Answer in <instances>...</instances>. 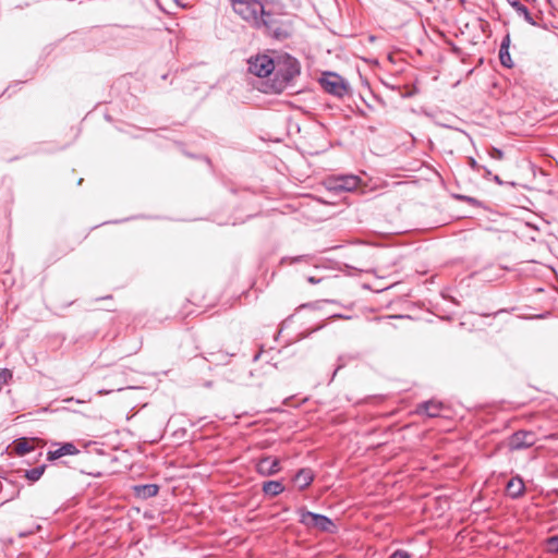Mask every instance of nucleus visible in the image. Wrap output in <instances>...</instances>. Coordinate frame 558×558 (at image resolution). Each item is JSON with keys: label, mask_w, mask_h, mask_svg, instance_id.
Instances as JSON below:
<instances>
[{"label": "nucleus", "mask_w": 558, "mask_h": 558, "mask_svg": "<svg viewBox=\"0 0 558 558\" xmlns=\"http://www.w3.org/2000/svg\"><path fill=\"white\" fill-rule=\"evenodd\" d=\"M301 73V65L294 57L282 53L275 58V65L271 80V89L280 94L292 85L294 78Z\"/></svg>", "instance_id": "nucleus-1"}, {"label": "nucleus", "mask_w": 558, "mask_h": 558, "mask_svg": "<svg viewBox=\"0 0 558 558\" xmlns=\"http://www.w3.org/2000/svg\"><path fill=\"white\" fill-rule=\"evenodd\" d=\"M258 15L260 19L257 23H251L252 26L264 28L269 36L276 39H284L289 36V32L282 23L279 14H274L270 11H267L266 5H264V12L258 13Z\"/></svg>", "instance_id": "nucleus-2"}, {"label": "nucleus", "mask_w": 558, "mask_h": 558, "mask_svg": "<svg viewBox=\"0 0 558 558\" xmlns=\"http://www.w3.org/2000/svg\"><path fill=\"white\" fill-rule=\"evenodd\" d=\"M299 514V522L307 529H314L319 532L336 533L337 526L333 521L319 513H315L301 507L296 510Z\"/></svg>", "instance_id": "nucleus-3"}, {"label": "nucleus", "mask_w": 558, "mask_h": 558, "mask_svg": "<svg viewBox=\"0 0 558 558\" xmlns=\"http://www.w3.org/2000/svg\"><path fill=\"white\" fill-rule=\"evenodd\" d=\"M537 441V437L532 430L520 429L511 434L506 441L510 451H519L531 448Z\"/></svg>", "instance_id": "nucleus-4"}, {"label": "nucleus", "mask_w": 558, "mask_h": 558, "mask_svg": "<svg viewBox=\"0 0 558 558\" xmlns=\"http://www.w3.org/2000/svg\"><path fill=\"white\" fill-rule=\"evenodd\" d=\"M361 179L357 175H338L326 180V187L335 193L352 192L359 187Z\"/></svg>", "instance_id": "nucleus-5"}, {"label": "nucleus", "mask_w": 558, "mask_h": 558, "mask_svg": "<svg viewBox=\"0 0 558 558\" xmlns=\"http://www.w3.org/2000/svg\"><path fill=\"white\" fill-rule=\"evenodd\" d=\"M319 83L327 93L339 98L343 97L348 93V86L344 80L336 73H325L319 80Z\"/></svg>", "instance_id": "nucleus-6"}, {"label": "nucleus", "mask_w": 558, "mask_h": 558, "mask_svg": "<svg viewBox=\"0 0 558 558\" xmlns=\"http://www.w3.org/2000/svg\"><path fill=\"white\" fill-rule=\"evenodd\" d=\"M275 59L262 54L250 60L248 70L252 74L258 77H266L274 72Z\"/></svg>", "instance_id": "nucleus-7"}, {"label": "nucleus", "mask_w": 558, "mask_h": 558, "mask_svg": "<svg viewBox=\"0 0 558 558\" xmlns=\"http://www.w3.org/2000/svg\"><path fill=\"white\" fill-rule=\"evenodd\" d=\"M256 472L262 476H272L280 472V460L271 456L260 457L255 464Z\"/></svg>", "instance_id": "nucleus-8"}, {"label": "nucleus", "mask_w": 558, "mask_h": 558, "mask_svg": "<svg viewBox=\"0 0 558 558\" xmlns=\"http://www.w3.org/2000/svg\"><path fill=\"white\" fill-rule=\"evenodd\" d=\"M244 8L247 7V10L252 12L251 16L247 15H240L244 21L247 23H257V21L260 19L258 13L264 12V5L265 3L263 0H243Z\"/></svg>", "instance_id": "nucleus-9"}, {"label": "nucleus", "mask_w": 558, "mask_h": 558, "mask_svg": "<svg viewBox=\"0 0 558 558\" xmlns=\"http://www.w3.org/2000/svg\"><path fill=\"white\" fill-rule=\"evenodd\" d=\"M525 492V484L520 476H513L506 485V493L512 499H518L523 496Z\"/></svg>", "instance_id": "nucleus-10"}, {"label": "nucleus", "mask_w": 558, "mask_h": 558, "mask_svg": "<svg viewBox=\"0 0 558 558\" xmlns=\"http://www.w3.org/2000/svg\"><path fill=\"white\" fill-rule=\"evenodd\" d=\"M444 405L441 402L429 400L417 405V414H425L428 417H437L440 415Z\"/></svg>", "instance_id": "nucleus-11"}, {"label": "nucleus", "mask_w": 558, "mask_h": 558, "mask_svg": "<svg viewBox=\"0 0 558 558\" xmlns=\"http://www.w3.org/2000/svg\"><path fill=\"white\" fill-rule=\"evenodd\" d=\"M314 481V472L310 468H303L293 477L294 484L300 490L307 488Z\"/></svg>", "instance_id": "nucleus-12"}, {"label": "nucleus", "mask_w": 558, "mask_h": 558, "mask_svg": "<svg viewBox=\"0 0 558 558\" xmlns=\"http://www.w3.org/2000/svg\"><path fill=\"white\" fill-rule=\"evenodd\" d=\"M78 453V449L72 442H64L56 450L48 451V460H57L64 456H74Z\"/></svg>", "instance_id": "nucleus-13"}, {"label": "nucleus", "mask_w": 558, "mask_h": 558, "mask_svg": "<svg viewBox=\"0 0 558 558\" xmlns=\"http://www.w3.org/2000/svg\"><path fill=\"white\" fill-rule=\"evenodd\" d=\"M509 47H510V36H509V34H507L502 38L501 44H500L499 60H500V63L502 66L511 69L513 66V62L510 57Z\"/></svg>", "instance_id": "nucleus-14"}, {"label": "nucleus", "mask_w": 558, "mask_h": 558, "mask_svg": "<svg viewBox=\"0 0 558 558\" xmlns=\"http://www.w3.org/2000/svg\"><path fill=\"white\" fill-rule=\"evenodd\" d=\"M284 490V486L280 481H267L263 484V493L270 497H276Z\"/></svg>", "instance_id": "nucleus-15"}, {"label": "nucleus", "mask_w": 558, "mask_h": 558, "mask_svg": "<svg viewBox=\"0 0 558 558\" xmlns=\"http://www.w3.org/2000/svg\"><path fill=\"white\" fill-rule=\"evenodd\" d=\"M136 495L141 498L147 499L155 497L159 492V486L156 484H145L135 486Z\"/></svg>", "instance_id": "nucleus-16"}, {"label": "nucleus", "mask_w": 558, "mask_h": 558, "mask_svg": "<svg viewBox=\"0 0 558 558\" xmlns=\"http://www.w3.org/2000/svg\"><path fill=\"white\" fill-rule=\"evenodd\" d=\"M507 2L517 11L518 14L522 15L529 24L536 25V22L534 21L527 8L523 5L519 0H507Z\"/></svg>", "instance_id": "nucleus-17"}, {"label": "nucleus", "mask_w": 558, "mask_h": 558, "mask_svg": "<svg viewBox=\"0 0 558 558\" xmlns=\"http://www.w3.org/2000/svg\"><path fill=\"white\" fill-rule=\"evenodd\" d=\"M34 450V446L25 438H19L14 441V451L17 456L23 457Z\"/></svg>", "instance_id": "nucleus-18"}, {"label": "nucleus", "mask_w": 558, "mask_h": 558, "mask_svg": "<svg viewBox=\"0 0 558 558\" xmlns=\"http://www.w3.org/2000/svg\"><path fill=\"white\" fill-rule=\"evenodd\" d=\"M45 469H46V465L43 464V465L33 468L31 470H26L25 471V477L29 482L34 483V482L38 481L43 476V474L45 472Z\"/></svg>", "instance_id": "nucleus-19"}, {"label": "nucleus", "mask_w": 558, "mask_h": 558, "mask_svg": "<svg viewBox=\"0 0 558 558\" xmlns=\"http://www.w3.org/2000/svg\"><path fill=\"white\" fill-rule=\"evenodd\" d=\"M301 262L311 264L313 262V256L310 254H304V255H298L294 257H283L281 259L282 265H286V264L292 265V264L301 263Z\"/></svg>", "instance_id": "nucleus-20"}, {"label": "nucleus", "mask_w": 558, "mask_h": 558, "mask_svg": "<svg viewBox=\"0 0 558 558\" xmlns=\"http://www.w3.org/2000/svg\"><path fill=\"white\" fill-rule=\"evenodd\" d=\"M356 356L353 355V354H341L338 356L337 359V366H336V369L332 374V379L335 378L336 374L338 371H340L341 368H343L348 363H350L351 361L355 360Z\"/></svg>", "instance_id": "nucleus-21"}, {"label": "nucleus", "mask_w": 558, "mask_h": 558, "mask_svg": "<svg viewBox=\"0 0 558 558\" xmlns=\"http://www.w3.org/2000/svg\"><path fill=\"white\" fill-rule=\"evenodd\" d=\"M232 4V9L233 11L238 14V15H247V16H251L252 15V12H250L247 10V7L244 8L243 5V0H229Z\"/></svg>", "instance_id": "nucleus-22"}, {"label": "nucleus", "mask_w": 558, "mask_h": 558, "mask_svg": "<svg viewBox=\"0 0 558 558\" xmlns=\"http://www.w3.org/2000/svg\"><path fill=\"white\" fill-rule=\"evenodd\" d=\"M12 372L8 368H0V390L12 378Z\"/></svg>", "instance_id": "nucleus-23"}, {"label": "nucleus", "mask_w": 558, "mask_h": 558, "mask_svg": "<svg viewBox=\"0 0 558 558\" xmlns=\"http://www.w3.org/2000/svg\"><path fill=\"white\" fill-rule=\"evenodd\" d=\"M547 550L549 553H558V535L550 536L547 539Z\"/></svg>", "instance_id": "nucleus-24"}, {"label": "nucleus", "mask_w": 558, "mask_h": 558, "mask_svg": "<svg viewBox=\"0 0 558 558\" xmlns=\"http://www.w3.org/2000/svg\"><path fill=\"white\" fill-rule=\"evenodd\" d=\"M488 155L490 158L496 160H501L504 158V151L496 147H492L490 150L488 151Z\"/></svg>", "instance_id": "nucleus-25"}, {"label": "nucleus", "mask_w": 558, "mask_h": 558, "mask_svg": "<svg viewBox=\"0 0 558 558\" xmlns=\"http://www.w3.org/2000/svg\"><path fill=\"white\" fill-rule=\"evenodd\" d=\"M389 558H411V555L403 549H397L393 551Z\"/></svg>", "instance_id": "nucleus-26"}, {"label": "nucleus", "mask_w": 558, "mask_h": 558, "mask_svg": "<svg viewBox=\"0 0 558 558\" xmlns=\"http://www.w3.org/2000/svg\"><path fill=\"white\" fill-rule=\"evenodd\" d=\"M468 163L470 166V168L473 170V171H476V172H480L481 169H482V165H480L473 157H469L468 159Z\"/></svg>", "instance_id": "nucleus-27"}, {"label": "nucleus", "mask_w": 558, "mask_h": 558, "mask_svg": "<svg viewBox=\"0 0 558 558\" xmlns=\"http://www.w3.org/2000/svg\"><path fill=\"white\" fill-rule=\"evenodd\" d=\"M481 171H483V178L484 179L492 180L493 173H492V171L487 167L483 166Z\"/></svg>", "instance_id": "nucleus-28"}, {"label": "nucleus", "mask_w": 558, "mask_h": 558, "mask_svg": "<svg viewBox=\"0 0 558 558\" xmlns=\"http://www.w3.org/2000/svg\"><path fill=\"white\" fill-rule=\"evenodd\" d=\"M458 198L463 199L468 202L469 204H476L477 201L474 197L471 196H458Z\"/></svg>", "instance_id": "nucleus-29"}, {"label": "nucleus", "mask_w": 558, "mask_h": 558, "mask_svg": "<svg viewBox=\"0 0 558 558\" xmlns=\"http://www.w3.org/2000/svg\"><path fill=\"white\" fill-rule=\"evenodd\" d=\"M307 281L312 284H316V283L320 282V279L310 276V277H307Z\"/></svg>", "instance_id": "nucleus-30"}, {"label": "nucleus", "mask_w": 558, "mask_h": 558, "mask_svg": "<svg viewBox=\"0 0 558 558\" xmlns=\"http://www.w3.org/2000/svg\"><path fill=\"white\" fill-rule=\"evenodd\" d=\"M331 318H339V319H350V316H345L342 314H335L331 316Z\"/></svg>", "instance_id": "nucleus-31"}, {"label": "nucleus", "mask_w": 558, "mask_h": 558, "mask_svg": "<svg viewBox=\"0 0 558 558\" xmlns=\"http://www.w3.org/2000/svg\"><path fill=\"white\" fill-rule=\"evenodd\" d=\"M315 308L316 305L314 303H305L300 306V308Z\"/></svg>", "instance_id": "nucleus-32"}, {"label": "nucleus", "mask_w": 558, "mask_h": 558, "mask_svg": "<svg viewBox=\"0 0 558 558\" xmlns=\"http://www.w3.org/2000/svg\"><path fill=\"white\" fill-rule=\"evenodd\" d=\"M492 180H494L498 185H502V180L499 175H493Z\"/></svg>", "instance_id": "nucleus-33"}, {"label": "nucleus", "mask_w": 558, "mask_h": 558, "mask_svg": "<svg viewBox=\"0 0 558 558\" xmlns=\"http://www.w3.org/2000/svg\"><path fill=\"white\" fill-rule=\"evenodd\" d=\"M73 400H74L73 398H68V399H65L64 401H65V402H72Z\"/></svg>", "instance_id": "nucleus-34"}, {"label": "nucleus", "mask_w": 558, "mask_h": 558, "mask_svg": "<svg viewBox=\"0 0 558 558\" xmlns=\"http://www.w3.org/2000/svg\"><path fill=\"white\" fill-rule=\"evenodd\" d=\"M175 3L178 8H183V5L178 2V0H175Z\"/></svg>", "instance_id": "nucleus-35"}]
</instances>
